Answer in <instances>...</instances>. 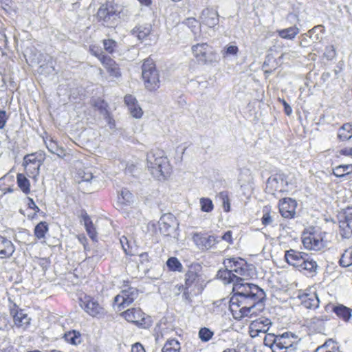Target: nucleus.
I'll return each mask as SVG.
<instances>
[{"instance_id":"nucleus-1","label":"nucleus","mask_w":352,"mask_h":352,"mask_svg":"<svg viewBox=\"0 0 352 352\" xmlns=\"http://www.w3.org/2000/svg\"><path fill=\"white\" fill-rule=\"evenodd\" d=\"M217 277L224 284L233 283L234 294L230 299V309L235 319L241 320L255 314V306L265 297L262 289L256 285L244 283V279L233 274L228 267L219 270Z\"/></svg>"},{"instance_id":"nucleus-2","label":"nucleus","mask_w":352,"mask_h":352,"mask_svg":"<svg viewBox=\"0 0 352 352\" xmlns=\"http://www.w3.org/2000/svg\"><path fill=\"white\" fill-rule=\"evenodd\" d=\"M147 168L157 180L165 179L170 172V165L163 151H151L147 154Z\"/></svg>"},{"instance_id":"nucleus-3","label":"nucleus","mask_w":352,"mask_h":352,"mask_svg":"<svg viewBox=\"0 0 352 352\" xmlns=\"http://www.w3.org/2000/svg\"><path fill=\"white\" fill-rule=\"evenodd\" d=\"M326 233L318 228L310 227L302 234L304 248L309 250L320 251L326 246Z\"/></svg>"},{"instance_id":"nucleus-4","label":"nucleus","mask_w":352,"mask_h":352,"mask_svg":"<svg viewBox=\"0 0 352 352\" xmlns=\"http://www.w3.org/2000/svg\"><path fill=\"white\" fill-rule=\"evenodd\" d=\"M142 78L146 89L152 91L160 87L159 73L152 60H146L142 65Z\"/></svg>"},{"instance_id":"nucleus-5","label":"nucleus","mask_w":352,"mask_h":352,"mask_svg":"<svg viewBox=\"0 0 352 352\" xmlns=\"http://www.w3.org/2000/svg\"><path fill=\"white\" fill-rule=\"evenodd\" d=\"M43 157L38 153H32L24 156L22 166L24 167L26 175L35 182L39 175L40 167L43 164Z\"/></svg>"},{"instance_id":"nucleus-6","label":"nucleus","mask_w":352,"mask_h":352,"mask_svg":"<svg viewBox=\"0 0 352 352\" xmlns=\"http://www.w3.org/2000/svg\"><path fill=\"white\" fill-rule=\"evenodd\" d=\"M121 316L129 322L135 324L138 327L147 329L151 325V318L138 308H131L122 312Z\"/></svg>"},{"instance_id":"nucleus-7","label":"nucleus","mask_w":352,"mask_h":352,"mask_svg":"<svg viewBox=\"0 0 352 352\" xmlns=\"http://www.w3.org/2000/svg\"><path fill=\"white\" fill-rule=\"evenodd\" d=\"M120 12L111 3L102 5L98 10L97 18L107 27H113L119 18Z\"/></svg>"},{"instance_id":"nucleus-8","label":"nucleus","mask_w":352,"mask_h":352,"mask_svg":"<svg viewBox=\"0 0 352 352\" xmlns=\"http://www.w3.org/2000/svg\"><path fill=\"white\" fill-rule=\"evenodd\" d=\"M191 50L195 58L201 63L206 64L215 60L212 47L206 43L194 45Z\"/></svg>"},{"instance_id":"nucleus-9","label":"nucleus","mask_w":352,"mask_h":352,"mask_svg":"<svg viewBox=\"0 0 352 352\" xmlns=\"http://www.w3.org/2000/svg\"><path fill=\"white\" fill-rule=\"evenodd\" d=\"M223 265L225 267L230 268L233 274L244 280L250 276L248 265L245 261L241 258H226L223 261Z\"/></svg>"},{"instance_id":"nucleus-10","label":"nucleus","mask_w":352,"mask_h":352,"mask_svg":"<svg viewBox=\"0 0 352 352\" xmlns=\"http://www.w3.org/2000/svg\"><path fill=\"white\" fill-rule=\"evenodd\" d=\"M290 183L284 173H276L268 178L266 190L272 195H274L276 192H284L287 190V186Z\"/></svg>"},{"instance_id":"nucleus-11","label":"nucleus","mask_w":352,"mask_h":352,"mask_svg":"<svg viewBox=\"0 0 352 352\" xmlns=\"http://www.w3.org/2000/svg\"><path fill=\"white\" fill-rule=\"evenodd\" d=\"M138 296V292L133 287L123 289L114 298V307L118 311L129 306Z\"/></svg>"},{"instance_id":"nucleus-12","label":"nucleus","mask_w":352,"mask_h":352,"mask_svg":"<svg viewBox=\"0 0 352 352\" xmlns=\"http://www.w3.org/2000/svg\"><path fill=\"white\" fill-rule=\"evenodd\" d=\"M298 343L293 335L285 333L278 336L277 350L276 352H296Z\"/></svg>"},{"instance_id":"nucleus-13","label":"nucleus","mask_w":352,"mask_h":352,"mask_svg":"<svg viewBox=\"0 0 352 352\" xmlns=\"http://www.w3.org/2000/svg\"><path fill=\"white\" fill-rule=\"evenodd\" d=\"M192 239L195 245L201 250H208L220 241V239L214 235L207 236L206 234L199 232L194 233Z\"/></svg>"},{"instance_id":"nucleus-14","label":"nucleus","mask_w":352,"mask_h":352,"mask_svg":"<svg viewBox=\"0 0 352 352\" xmlns=\"http://www.w3.org/2000/svg\"><path fill=\"white\" fill-rule=\"evenodd\" d=\"M81 307L90 316L99 317L104 314V308L91 296H85L80 299Z\"/></svg>"},{"instance_id":"nucleus-15","label":"nucleus","mask_w":352,"mask_h":352,"mask_svg":"<svg viewBox=\"0 0 352 352\" xmlns=\"http://www.w3.org/2000/svg\"><path fill=\"white\" fill-rule=\"evenodd\" d=\"M301 304L306 309H315L319 307L320 300L315 288H309L298 295Z\"/></svg>"},{"instance_id":"nucleus-16","label":"nucleus","mask_w":352,"mask_h":352,"mask_svg":"<svg viewBox=\"0 0 352 352\" xmlns=\"http://www.w3.org/2000/svg\"><path fill=\"white\" fill-rule=\"evenodd\" d=\"M272 324L271 320L265 317H261L252 321L250 324V334L251 337L255 338L260 333H267Z\"/></svg>"},{"instance_id":"nucleus-17","label":"nucleus","mask_w":352,"mask_h":352,"mask_svg":"<svg viewBox=\"0 0 352 352\" xmlns=\"http://www.w3.org/2000/svg\"><path fill=\"white\" fill-rule=\"evenodd\" d=\"M296 201L292 198H284L279 201V211L284 218H292L296 214Z\"/></svg>"},{"instance_id":"nucleus-18","label":"nucleus","mask_w":352,"mask_h":352,"mask_svg":"<svg viewBox=\"0 0 352 352\" xmlns=\"http://www.w3.org/2000/svg\"><path fill=\"white\" fill-rule=\"evenodd\" d=\"M91 52L98 58L110 75L115 77H118L120 75V69L113 59L109 56H104L102 53H97L96 51H94V50H91Z\"/></svg>"},{"instance_id":"nucleus-19","label":"nucleus","mask_w":352,"mask_h":352,"mask_svg":"<svg viewBox=\"0 0 352 352\" xmlns=\"http://www.w3.org/2000/svg\"><path fill=\"white\" fill-rule=\"evenodd\" d=\"M201 23L208 28H214L219 23V14L217 11L213 9L206 8L203 10L200 16Z\"/></svg>"},{"instance_id":"nucleus-20","label":"nucleus","mask_w":352,"mask_h":352,"mask_svg":"<svg viewBox=\"0 0 352 352\" xmlns=\"http://www.w3.org/2000/svg\"><path fill=\"white\" fill-rule=\"evenodd\" d=\"M305 255H307L305 252L290 249L285 251V258L289 265L298 269L300 266H302V261H304L305 259Z\"/></svg>"},{"instance_id":"nucleus-21","label":"nucleus","mask_w":352,"mask_h":352,"mask_svg":"<svg viewBox=\"0 0 352 352\" xmlns=\"http://www.w3.org/2000/svg\"><path fill=\"white\" fill-rule=\"evenodd\" d=\"M124 103L127 106L131 115L133 118H142L143 115V111L134 96L132 95H126L124 97Z\"/></svg>"},{"instance_id":"nucleus-22","label":"nucleus","mask_w":352,"mask_h":352,"mask_svg":"<svg viewBox=\"0 0 352 352\" xmlns=\"http://www.w3.org/2000/svg\"><path fill=\"white\" fill-rule=\"evenodd\" d=\"M15 248L12 241L0 235V258H10Z\"/></svg>"},{"instance_id":"nucleus-23","label":"nucleus","mask_w":352,"mask_h":352,"mask_svg":"<svg viewBox=\"0 0 352 352\" xmlns=\"http://www.w3.org/2000/svg\"><path fill=\"white\" fill-rule=\"evenodd\" d=\"M14 322L16 327L27 329L30 324V318L23 310L17 311L13 316Z\"/></svg>"},{"instance_id":"nucleus-24","label":"nucleus","mask_w":352,"mask_h":352,"mask_svg":"<svg viewBox=\"0 0 352 352\" xmlns=\"http://www.w3.org/2000/svg\"><path fill=\"white\" fill-rule=\"evenodd\" d=\"M151 25L146 23L136 25L131 31V34L137 37L139 41H144L151 33Z\"/></svg>"},{"instance_id":"nucleus-25","label":"nucleus","mask_w":352,"mask_h":352,"mask_svg":"<svg viewBox=\"0 0 352 352\" xmlns=\"http://www.w3.org/2000/svg\"><path fill=\"white\" fill-rule=\"evenodd\" d=\"M318 265L311 256L307 254L305 255L304 261H302V266L298 267L299 271H306L308 273L315 272L317 269Z\"/></svg>"},{"instance_id":"nucleus-26","label":"nucleus","mask_w":352,"mask_h":352,"mask_svg":"<svg viewBox=\"0 0 352 352\" xmlns=\"http://www.w3.org/2000/svg\"><path fill=\"white\" fill-rule=\"evenodd\" d=\"M314 352H341L337 342L330 339L319 346Z\"/></svg>"},{"instance_id":"nucleus-27","label":"nucleus","mask_w":352,"mask_h":352,"mask_svg":"<svg viewBox=\"0 0 352 352\" xmlns=\"http://www.w3.org/2000/svg\"><path fill=\"white\" fill-rule=\"evenodd\" d=\"M299 32L300 30L296 25L277 30V33L280 38L288 40L294 39Z\"/></svg>"},{"instance_id":"nucleus-28","label":"nucleus","mask_w":352,"mask_h":352,"mask_svg":"<svg viewBox=\"0 0 352 352\" xmlns=\"http://www.w3.org/2000/svg\"><path fill=\"white\" fill-rule=\"evenodd\" d=\"M351 221L348 217H345L344 221L340 222V234L345 239H349L352 236V228L351 227Z\"/></svg>"},{"instance_id":"nucleus-29","label":"nucleus","mask_w":352,"mask_h":352,"mask_svg":"<svg viewBox=\"0 0 352 352\" xmlns=\"http://www.w3.org/2000/svg\"><path fill=\"white\" fill-rule=\"evenodd\" d=\"M338 137L340 140H348L352 138V124L346 123L338 130Z\"/></svg>"},{"instance_id":"nucleus-30","label":"nucleus","mask_w":352,"mask_h":352,"mask_svg":"<svg viewBox=\"0 0 352 352\" xmlns=\"http://www.w3.org/2000/svg\"><path fill=\"white\" fill-rule=\"evenodd\" d=\"M16 182L18 186L25 194L30 192V183L25 175L22 173H18L16 175Z\"/></svg>"},{"instance_id":"nucleus-31","label":"nucleus","mask_w":352,"mask_h":352,"mask_svg":"<svg viewBox=\"0 0 352 352\" xmlns=\"http://www.w3.org/2000/svg\"><path fill=\"white\" fill-rule=\"evenodd\" d=\"M48 230V224L45 221H41L36 226L34 233L36 239H42L45 237V234Z\"/></svg>"},{"instance_id":"nucleus-32","label":"nucleus","mask_w":352,"mask_h":352,"mask_svg":"<svg viewBox=\"0 0 352 352\" xmlns=\"http://www.w3.org/2000/svg\"><path fill=\"white\" fill-rule=\"evenodd\" d=\"M198 283V274L197 272L189 270L185 274V286L186 289L196 286Z\"/></svg>"},{"instance_id":"nucleus-33","label":"nucleus","mask_w":352,"mask_h":352,"mask_svg":"<svg viewBox=\"0 0 352 352\" xmlns=\"http://www.w3.org/2000/svg\"><path fill=\"white\" fill-rule=\"evenodd\" d=\"M163 352H182L180 343L175 339L166 341L163 349Z\"/></svg>"},{"instance_id":"nucleus-34","label":"nucleus","mask_w":352,"mask_h":352,"mask_svg":"<svg viewBox=\"0 0 352 352\" xmlns=\"http://www.w3.org/2000/svg\"><path fill=\"white\" fill-rule=\"evenodd\" d=\"M278 336L274 333H267L263 339V343L265 346L270 347L272 352H276L277 350Z\"/></svg>"},{"instance_id":"nucleus-35","label":"nucleus","mask_w":352,"mask_h":352,"mask_svg":"<svg viewBox=\"0 0 352 352\" xmlns=\"http://www.w3.org/2000/svg\"><path fill=\"white\" fill-rule=\"evenodd\" d=\"M352 173V164L340 165L333 170V175L337 177H342Z\"/></svg>"},{"instance_id":"nucleus-36","label":"nucleus","mask_w":352,"mask_h":352,"mask_svg":"<svg viewBox=\"0 0 352 352\" xmlns=\"http://www.w3.org/2000/svg\"><path fill=\"white\" fill-rule=\"evenodd\" d=\"M93 178V173L88 169L79 170L76 175V179L79 184L89 182Z\"/></svg>"},{"instance_id":"nucleus-37","label":"nucleus","mask_w":352,"mask_h":352,"mask_svg":"<svg viewBox=\"0 0 352 352\" xmlns=\"http://www.w3.org/2000/svg\"><path fill=\"white\" fill-rule=\"evenodd\" d=\"M335 314L345 321H348L351 316L350 309L345 306H336Z\"/></svg>"},{"instance_id":"nucleus-38","label":"nucleus","mask_w":352,"mask_h":352,"mask_svg":"<svg viewBox=\"0 0 352 352\" xmlns=\"http://www.w3.org/2000/svg\"><path fill=\"white\" fill-rule=\"evenodd\" d=\"M63 338L67 342L74 345H76L80 342L79 333H76L75 331L65 333Z\"/></svg>"},{"instance_id":"nucleus-39","label":"nucleus","mask_w":352,"mask_h":352,"mask_svg":"<svg viewBox=\"0 0 352 352\" xmlns=\"http://www.w3.org/2000/svg\"><path fill=\"white\" fill-rule=\"evenodd\" d=\"M166 265L170 270L181 272L183 267L176 257H170L166 261Z\"/></svg>"},{"instance_id":"nucleus-40","label":"nucleus","mask_w":352,"mask_h":352,"mask_svg":"<svg viewBox=\"0 0 352 352\" xmlns=\"http://www.w3.org/2000/svg\"><path fill=\"white\" fill-rule=\"evenodd\" d=\"M341 266L346 267L352 265V254L348 249L344 251L339 261Z\"/></svg>"},{"instance_id":"nucleus-41","label":"nucleus","mask_w":352,"mask_h":352,"mask_svg":"<svg viewBox=\"0 0 352 352\" xmlns=\"http://www.w3.org/2000/svg\"><path fill=\"white\" fill-rule=\"evenodd\" d=\"M132 200V194L127 189H123L121 191L120 195L118 197L119 203L121 204H126L131 203Z\"/></svg>"},{"instance_id":"nucleus-42","label":"nucleus","mask_w":352,"mask_h":352,"mask_svg":"<svg viewBox=\"0 0 352 352\" xmlns=\"http://www.w3.org/2000/svg\"><path fill=\"white\" fill-rule=\"evenodd\" d=\"M201 209L203 212H210L213 210V204L209 198L200 199Z\"/></svg>"},{"instance_id":"nucleus-43","label":"nucleus","mask_w":352,"mask_h":352,"mask_svg":"<svg viewBox=\"0 0 352 352\" xmlns=\"http://www.w3.org/2000/svg\"><path fill=\"white\" fill-rule=\"evenodd\" d=\"M213 336V332L208 328H201L199 331V337L204 342L209 341Z\"/></svg>"},{"instance_id":"nucleus-44","label":"nucleus","mask_w":352,"mask_h":352,"mask_svg":"<svg viewBox=\"0 0 352 352\" xmlns=\"http://www.w3.org/2000/svg\"><path fill=\"white\" fill-rule=\"evenodd\" d=\"M103 45L107 52L112 53L116 46V42L112 39L104 40Z\"/></svg>"},{"instance_id":"nucleus-45","label":"nucleus","mask_w":352,"mask_h":352,"mask_svg":"<svg viewBox=\"0 0 352 352\" xmlns=\"http://www.w3.org/2000/svg\"><path fill=\"white\" fill-rule=\"evenodd\" d=\"M336 55V50L333 45H329L326 47L324 56L328 59H333Z\"/></svg>"},{"instance_id":"nucleus-46","label":"nucleus","mask_w":352,"mask_h":352,"mask_svg":"<svg viewBox=\"0 0 352 352\" xmlns=\"http://www.w3.org/2000/svg\"><path fill=\"white\" fill-rule=\"evenodd\" d=\"M45 145H46V147L47 148V150L52 153H54V151L58 148V145L57 144L56 142H55L54 140H46L45 141Z\"/></svg>"},{"instance_id":"nucleus-47","label":"nucleus","mask_w":352,"mask_h":352,"mask_svg":"<svg viewBox=\"0 0 352 352\" xmlns=\"http://www.w3.org/2000/svg\"><path fill=\"white\" fill-rule=\"evenodd\" d=\"M184 23L188 26L192 32L199 26V22L195 18L186 19Z\"/></svg>"},{"instance_id":"nucleus-48","label":"nucleus","mask_w":352,"mask_h":352,"mask_svg":"<svg viewBox=\"0 0 352 352\" xmlns=\"http://www.w3.org/2000/svg\"><path fill=\"white\" fill-rule=\"evenodd\" d=\"M239 52V48L236 45H229L226 47L225 52L223 53V56L226 55H233L236 56Z\"/></svg>"},{"instance_id":"nucleus-49","label":"nucleus","mask_w":352,"mask_h":352,"mask_svg":"<svg viewBox=\"0 0 352 352\" xmlns=\"http://www.w3.org/2000/svg\"><path fill=\"white\" fill-rule=\"evenodd\" d=\"M318 32H320V33H323V32H324L323 26H322V25L315 26L311 30L308 31L307 33L305 34V36H309V38H312V34H318Z\"/></svg>"},{"instance_id":"nucleus-50","label":"nucleus","mask_w":352,"mask_h":352,"mask_svg":"<svg viewBox=\"0 0 352 352\" xmlns=\"http://www.w3.org/2000/svg\"><path fill=\"white\" fill-rule=\"evenodd\" d=\"M329 320V316L327 315H322L319 316H316L311 318V322L313 324H318L319 325L322 324L324 321H327Z\"/></svg>"},{"instance_id":"nucleus-51","label":"nucleus","mask_w":352,"mask_h":352,"mask_svg":"<svg viewBox=\"0 0 352 352\" xmlns=\"http://www.w3.org/2000/svg\"><path fill=\"white\" fill-rule=\"evenodd\" d=\"M82 221L86 229H89L91 227H94V224L87 213H84L82 214Z\"/></svg>"},{"instance_id":"nucleus-52","label":"nucleus","mask_w":352,"mask_h":352,"mask_svg":"<svg viewBox=\"0 0 352 352\" xmlns=\"http://www.w3.org/2000/svg\"><path fill=\"white\" fill-rule=\"evenodd\" d=\"M220 197H221V199L223 200L224 210L226 212L230 211V203L228 201V196L226 194L221 192V193H220Z\"/></svg>"},{"instance_id":"nucleus-53","label":"nucleus","mask_w":352,"mask_h":352,"mask_svg":"<svg viewBox=\"0 0 352 352\" xmlns=\"http://www.w3.org/2000/svg\"><path fill=\"white\" fill-rule=\"evenodd\" d=\"M87 234L93 241L97 240V232L95 227H91L89 229H86Z\"/></svg>"},{"instance_id":"nucleus-54","label":"nucleus","mask_w":352,"mask_h":352,"mask_svg":"<svg viewBox=\"0 0 352 352\" xmlns=\"http://www.w3.org/2000/svg\"><path fill=\"white\" fill-rule=\"evenodd\" d=\"M7 120L6 113L4 111H0V129H3Z\"/></svg>"},{"instance_id":"nucleus-55","label":"nucleus","mask_w":352,"mask_h":352,"mask_svg":"<svg viewBox=\"0 0 352 352\" xmlns=\"http://www.w3.org/2000/svg\"><path fill=\"white\" fill-rule=\"evenodd\" d=\"M53 154L56 155L60 158H63L66 156V151L63 147L58 146Z\"/></svg>"},{"instance_id":"nucleus-56","label":"nucleus","mask_w":352,"mask_h":352,"mask_svg":"<svg viewBox=\"0 0 352 352\" xmlns=\"http://www.w3.org/2000/svg\"><path fill=\"white\" fill-rule=\"evenodd\" d=\"M120 243L122 245V247L124 250V251L125 252H126V248H129V240L128 239L124 236H122L120 239Z\"/></svg>"},{"instance_id":"nucleus-57","label":"nucleus","mask_w":352,"mask_h":352,"mask_svg":"<svg viewBox=\"0 0 352 352\" xmlns=\"http://www.w3.org/2000/svg\"><path fill=\"white\" fill-rule=\"evenodd\" d=\"M131 352H145V350L141 344L135 343L131 347Z\"/></svg>"},{"instance_id":"nucleus-58","label":"nucleus","mask_w":352,"mask_h":352,"mask_svg":"<svg viewBox=\"0 0 352 352\" xmlns=\"http://www.w3.org/2000/svg\"><path fill=\"white\" fill-rule=\"evenodd\" d=\"M272 222V217L270 214L265 213L262 217V223L263 225L267 226Z\"/></svg>"},{"instance_id":"nucleus-59","label":"nucleus","mask_w":352,"mask_h":352,"mask_svg":"<svg viewBox=\"0 0 352 352\" xmlns=\"http://www.w3.org/2000/svg\"><path fill=\"white\" fill-rule=\"evenodd\" d=\"M222 240L228 242V243H231L232 242V232L228 231L226 232L221 238Z\"/></svg>"},{"instance_id":"nucleus-60","label":"nucleus","mask_w":352,"mask_h":352,"mask_svg":"<svg viewBox=\"0 0 352 352\" xmlns=\"http://www.w3.org/2000/svg\"><path fill=\"white\" fill-rule=\"evenodd\" d=\"M28 207L31 209L34 210L36 212H39V208L36 205L35 202L32 198L28 197Z\"/></svg>"},{"instance_id":"nucleus-61","label":"nucleus","mask_w":352,"mask_h":352,"mask_svg":"<svg viewBox=\"0 0 352 352\" xmlns=\"http://www.w3.org/2000/svg\"><path fill=\"white\" fill-rule=\"evenodd\" d=\"M94 106L98 107L101 111L104 110L106 108V104L102 100H98V101L94 103Z\"/></svg>"},{"instance_id":"nucleus-62","label":"nucleus","mask_w":352,"mask_h":352,"mask_svg":"<svg viewBox=\"0 0 352 352\" xmlns=\"http://www.w3.org/2000/svg\"><path fill=\"white\" fill-rule=\"evenodd\" d=\"M283 104L284 107H285V113L287 116H289L292 113V107L285 100H283Z\"/></svg>"},{"instance_id":"nucleus-63","label":"nucleus","mask_w":352,"mask_h":352,"mask_svg":"<svg viewBox=\"0 0 352 352\" xmlns=\"http://www.w3.org/2000/svg\"><path fill=\"white\" fill-rule=\"evenodd\" d=\"M336 306H335L333 304H328L325 306V311L327 312H336Z\"/></svg>"},{"instance_id":"nucleus-64","label":"nucleus","mask_w":352,"mask_h":352,"mask_svg":"<svg viewBox=\"0 0 352 352\" xmlns=\"http://www.w3.org/2000/svg\"><path fill=\"white\" fill-rule=\"evenodd\" d=\"M170 215H164L163 217H161L160 219V226H162V225H164V226H166V220L168 219H170ZM160 229H162V227H160Z\"/></svg>"}]
</instances>
